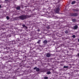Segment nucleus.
Instances as JSON below:
<instances>
[{
	"label": "nucleus",
	"mask_w": 79,
	"mask_h": 79,
	"mask_svg": "<svg viewBox=\"0 0 79 79\" xmlns=\"http://www.w3.org/2000/svg\"><path fill=\"white\" fill-rule=\"evenodd\" d=\"M18 18L21 20H24L27 18V16L25 15H22L19 17Z\"/></svg>",
	"instance_id": "obj_1"
},
{
	"label": "nucleus",
	"mask_w": 79,
	"mask_h": 79,
	"mask_svg": "<svg viewBox=\"0 0 79 79\" xmlns=\"http://www.w3.org/2000/svg\"><path fill=\"white\" fill-rule=\"evenodd\" d=\"M54 11L56 13H58L59 11H60V8H57L56 9L54 10Z\"/></svg>",
	"instance_id": "obj_2"
},
{
	"label": "nucleus",
	"mask_w": 79,
	"mask_h": 79,
	"mask_svg": "<svg viewBox=\"0 0 79 79\" xmlns=\"http://www.w3.org/2000/svg\"><path fill=\"white\" fill-rule=\"evenodd\" d=\"M51 56V54L50 53H48L46 54V56L48 58H49Z\"/></svg>",
	"instance_id": "obj_3"
},
{
	"label": "nucleus",
	"mask_w": 79,
	"mask_h": 79,
	"mask_svg": "<svg viewBox=\"0 0 79 79\" xmlns=\"http://www.w3.org/2000/svg\"><path fill=\"white\" fill-rule=\"evenodd\" d=\"M78 27V26L77 25H75V26L74 27L73 29H77Z\"/></svg>",
	"instance_id": "obj_4"
},
{
	"label": "nucleus",
	"mask_w": 79,
	"mask_h": 79,
	"mask_svg": "<svg viewBox=\"0 0 79 79\" xmlns=\"http://www.w3.org/2000/svg\"><path fill=\"white\" fill-rule=\"evenodd\" d=\"M16 10H19L20 9V6H18L16 7Z\"/></svg>",
	"instance_id": "obj_5"
},
{
	"label": "nucleus",
	"mask_w": 79,
	"mask_h": 79,
	"mask_svg": "<svg viewBox=\"0 0 79 79\" xmlns=\"http://www.w3.org/2000/svg\"><path fill=\"white\" fill-rule=\"evenodd\" d=\"M77 15V14L76 13H75L73 14L72 16H76Z\"/></svg>",
	"instance_id": "obj_6"
},
{
	"label": "nucleus",
	"mask_w": 79,
	"mask_h": 79,
	"mask_svg": "<svg viewBox=\"0 0 79 79\" xmlns=\"http://www.w3.org/2000/svg\"><path fill=\"white\" fill-rule=\"evenodd\" d=\"M44 44H47L48 43V41H47V40H44Z\"/></svg>",
	"instance_id": "obj_7"
},
{
	"label": "nucleus",
	"mask_w": 79,
	"mask_h": 79,
	"mask_svg": "<svg viewBox=\"0 0 79 79\" xmlns=\"http://www.w3.org/2000/svg\"><path fill=\"white\" fill-rule=\"evenodd\" d=\"M36 71L37 72H38V71H40V69H39V68H37L36 69Z\"/></svg>",
	"instance_id": "obj_8"
},
{
	"label": "nucleus",
	"mask_w": 79,
	"mask_h": 79,
	"mask_svg": "<svg viewBox=\"0 0 79 79\" xmlns=\"http://www.w3.org/2000/svg\"><path fill=\"white\" fill-rule=\"evenodd\" d=\"M76 3V2H75V1H72V2L71 4L72 5H74V3Z\"/></svg>",
	"instance_id": "obj_9"
},
{
	"label": "nucleus",
	"mask_w": 79,
	"mask_h": 79,
	"mask_svg": "<svg viewBox=\"0 0 79 79\" xmlns=\"http://www.w3.org/2000/svg\"><path fill=\"white\" fill-rule=\"evenodd\" d=\"M47 74H51V72L50 71H48L47 72Z\"/></svg>",
	"instance_id": "obj_10"
},
{
	"label": "nucleus",
	"mask_w": 79,
	"mask_h": 79,
	"mask_svg": "<svg viewBox=\"0 0 79 79\" xmlns=\"http://www.w3.org/2000/svg\"><path fill=\"white\" fill-rule=\"evenodd\" d=\"M69 68V66H64V68Z\"/></svg>",
	"instance_id": "obj_11"
},
{
	"label": "nucleus",
	"mask_w": 79,
	"mask_h": 79,
	"mask_svg": "<svg viewBox=\"0 0 79 79\" xmlns=\"http://www.w3.org/2000/svg\"><path fill=\"white\" fill-rule=\"evenodd\" d=\"M40 41H41V40H39L37 42V44H40Z\"/></svg>",
	"instance_id": "obj_12"
},
{
	"label": "nucleus",
	"mask_w": 79,
	"mask_h": 79,
	"mask_svg": "<svg viewBox=\"0 0 79 79\" xmlns=\"http://www.w3.org/2000/svg\"><path fill=\"white\" fill-rule=\"evenodd\" d=\"M72 21H73V22H75V21H76V20H75V19H72Z\"/></svg>",
	"instance_id": "obj_13"
},
{
	"label": "nucleus",
	"mask_w": 79,
	"mask_h": 79,
	"mask_svg": "<svg viewBox=\"0 0 79 79\" xmlns=\"http://www.w3.org/2000/svg\"><path fill=\"white\" fill-rule=\"evenodd\" d=\"M6 18L7 20H8V19H10V18H9V17H8V16H7L6 17Z\"/></svg>",
	"instance_id": "obj_14"
},
{
	"label": "nucleus",
	"mask_w": 79,
	"mask_h": 79,
	"mask_svg": "<svg viewBox=\"0 0 79 79\" xmlns=\"http://www.w3.org/2000/svg\"><path fill=\"white\" fill-rule=\"evenodd\" d=\"M48 78L47 77H44V79H48Z\"/></svg>",
	"instance_id": "obj_15"
},
{
	"label": "nucleus",
	"mask_w": 79,
	"mask_h": 79,
	"mask_svg": "<svg viewBox=\"0 0 79 79\" xmlns=\"http://www.w3.org/2000/svg\"><path fill=\"white\" fill-rule=\"evenodd\" d=\"M73 10L75 12L76 11H78V10H77V9H73Z\"/></svg>",
	"instance_id": "obj_16"
},
{
	"label": "nucleus",
	"mask_w": 79,
	"mask_h": 79,
	"mask_svg": "<svg viewBox=\"0 0 79 79\" xmlns=\"http://www.w3.org/2000/svg\"><path fill=\"white\" fill-rule=\"evenodd\" d=\"M6 48L7 50H9V49H10V47H7Z\"/></svg>",
	"instance_id": "obj_17"
},
{
	"label": "nucleus",
	"mask_w": 79,
	"mask_h": 79,
	"mask_svg": "<svg viewBox=\"0 0 79 79\" xmlns=\"http://www.w3.org/2000/svg\"><path fill=\"white\" fill-rule=\"evenodd\" d=\"M72 37H73V38H75V37H76V35H73L72 36Z\"/></svg>",
	"instance_id": "obj_18"
},
{
	"label": "nucleus",
	"mask_w": 79,
	"mask_h": 79,
	"mask_svg": "<svg viewBox=\"0 0 79 79\" xmlns=\"http://www.w3.org/2000/svg\"><path fill=\"white\" fill-rule=\"evenodd\" d=\"M22 26L23 27H26V26L24 24H23L22 25Z\"/></svg>",
	"instance_id": "obj_19"
},
{
	"label": "nucleus",
	"mask_w": 79,
	"mask_h": 79,
	"mask_svg": "<svg viewBox=\"0 0 79 79\" xmlns=\"http://www.w3.org/2000/svg\"><path fill=\"white\" fill-rule=\"evenodd\" d=\"M65 33L66 34H68V31H65Z\"/></svg>",
	"instance_id": "obj_20"
},
{
	"label": "nucleus",
	"mask_w": 79,
	"mask_h": 79,
	"mask_svg": "<svg viewBox=\"0 0 79 79\" xmlns=\"http://www.w3.org/2000/svg\"><path fill=\"white\" fill-rule=\"evenodd\" d=\"M47 29H50V27H47Z\"/></svg>",
	"instance_id": "obj_21"
},
{
	"label": "nucleus",
	"mask_w": 79,
	"mask_h": 79,
	"mask_svg": "<svg viewBox=\"0 0 79 79\" xmlns=\"http://www.w3.org/2000/svg\"><path fill=\"white\" fill-rule=\"evenodd\" d=\"M36 69H37V67H35V68H34V69H35V70Z\"/></svg>",
	"instance_id": "obj_22"
},
{
	"label": "nucleus",
	"mask_w": 79,
	"mask_h": 79,
	"mask_svg": "<svg viewBox=\"0 0 79 79\" xmlns=\"http://www.w3.org/2000/svg\"><path fill=\"white\" fill-rule=\"evenodd\" d=\"M5 2H8L9 0H5Z\"/></svg>",
	"instance_id": "obj_23"
},
{
	"label": "nucleus",
	"mask_w": 79,
	"mask_h": 79,
	"mask_svg": "<svg viewBox=\"0 0 79 79\" xmlns=\"http://www.w3.org/2000/svg\"><path fill=\"white\" fill-rule=\"evenodd\" d=\"M25 27L26 29H27V27H26V26H25Z\"/></svg>",
	"instance_id": "obj_24"
},
{
	"label": "nucleus",
	"mask_w": 79,
	"mask_h": 79,
	"mask_svg": "<svg viewBox=\"0 0 79 79\" xmlns=\"http://www.w3.org/2000/svg\"><path fill=\"white\" fill-rule=\"evenodd\" d=\"M37 31L38 32H39V31H40V30H38Z\"/></svg>",
	"instance_id": "obj_25"
},
{
	"label": "nucleus",
	"mask_w": 79,
	"mask_h": 79,
	"mask_svg": "<svg viewBox=\"0 0 79 79\" xmlns=\"http://www.w3.org/2000/svg\"><path fill=\"white\" fill-rule=\"evenodd\" d=\"M77 56H78L79 57V53L77 54Z\"/></svg>",
	"instance_id": "obj_26"
},
{
	"label": "nucleus",
	"mask_w": 79,
	"mask_h": 79,
	"mask_svg": "<svg viewBox=\"0 0 79 79\" xmlns=\"http://www.w3.org/2000/svg\"><path fill=\"white\" fill-rule=\"evenodd\" d=\"M67 53H69V51H67Z\"/></svg>",
	"instance_id": "obj_27"
},
{
	"label": "nucleus",
	"mask_w": 79,
	"mask_h": 79,
	"mask_svg": "<svg viewBox=\"0 0 79 79\" xmlns=\"http://www.w3.org/2000/svg\"><path fill=\"white\" fill-rule=\"evenodd\" d=\"M78 42H79V39L78 40Z\"/></svg>",
	"instance_id": "obj_28"
},
{
	"label": "nucleus",
	"mask_w": 79,
	"mask_h": 79,
	"mask_svg": "<svg viewBox=\"0 0 79 79\" xmlns=\"http://www.w3.org/2000/svg\"><path fill=\"white\" fill-rule=\"evenodd\" d=\"M1 5H0V8H1Z\"/></svg>",
	"instance_id": "obj_29"
}]
</instances>
